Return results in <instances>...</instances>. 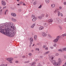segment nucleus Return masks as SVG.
Segmentation results:
<instances>
[{"label": "nucleus", "instance_id": "nucleus-1", "mask_svg": "<svg viewBox=\"0 0 66 66\" xmlns=\"http://www.w3.org/2000/svg\"><path fill=\"white\" fill-rule=\"evenodd\" d=\"M12 25L10 23H6L5 24L0 25V32L1 33H4L5 35H7L9 37H14L15 35L14 32H10L11 28L9 29L10 27Z\"/></svg>", "mask_w": 66, "mask_h": 66}, {"label": "nucleus", "instance_id": "nucleus-2", "mask_svg": "<svg viewBox=\"0 0 66 66\" xmlns=\"http://www.w3.org/2000/svg\"><path fill=\"white\" fill-rule=\"evenodd\" d=\"M54 57L52 56H51L50 57V59L52 63L53 64L56 62V61L55 60H53Z\"/></svg>", "mask_w": 66, "mask_h": 66}, {"label": "nucleus", "instance_id": "nucleus-3", "mask_svg": "<svg viewBox=\"0 0 66 66\" xmlns=\"http://www.w3.org/2000/svg\"><path fill=\"white\" fill-rule=\"evenodd\" d=\"M13 60V58H9L6 59L7 61H9L10 63L11 64L13 63V62H12Z\"/></svg>", "mask_w": 66, "mask_h": 66}, {"label": "nucleus", "instance_id": "nucleus-4", "mask_svg": "<svg viewBox=\"0 0 66 66\" xmlns=\"http://www.w3.org/2000/svg\"><path fill=\"white\" fill-rule=\"evenodd\" d=\"M60 38V36H57L56 37V38L53 40V42H57L59 40V39Z\"/></svg>", "mask_w": 66, "mask_h": 66}, {"label": "nucleus", "instance_id": "nucleus-5", "mask_svg": "<svg viewBox=\"0 0 66 66\" xmlns=\"http://www.w3.org/2000/svg\"><path fill=\"white\" fill-rule=\"evenodd\" d=\"M53 65H54V66H58V65H60V64L59 62L57 63L55 62L53 64Z\"/></svg>", "mask_w": 66, "mask_h": 66}, {"label": "nucleus", "instance_id": "nucleus-6", "mask_svg": "<svg viewBox=\"0 0 66 66\" xmlns=\"http://www.w3.org/2000/svg\"><path fill=\"white\" fill-rule=\"evenodd\" d=\"M42 35L44 37H46L47 36V34L45 32H43L42 33Z\"/></svg>", "mask_w": 66, "mask_h": 66}, {"label": "nucleus", "instance_id": "nucleus-7", "mask_svg": "<svg viewBox=\"0 0 66 66\" xmlns=\"http://www.w3.org/2000/svg\"><path fill=\"white\" fill-rule=\"evenodd\" d=\"M57 21L59 23H61L62 22V21L59 18H57Z\"/></svg>", "mask_w": 66, "mask_h": 66}, {"label": "nucleus", "instance_id": "nucleus-8", "mask_svg": "<svg viewBox=\"0 0 66 66\" xmlns=\"http://www.w3.org/2000/svg\"><path fill=\"white\" fill-rule=\"evenodd\" d=\"M2 3L3 5H6L5 2L3 1H2Z\"/></svg>", "mask_w": 66, "mask_h": 66}, {"label": "nucleus", "instance_id": "nucleus-9", "mask_svg": "<svg viewBox=\"0 0 66 66\" xmlns=\"http://www.w3.org/2000/svg\"><path fill=\"white\" fill-rule=\"evenodd\" d=\"M58 61L59 63H61L62 62V59L60 58H58Z\"/></svg>", "mask_w": 66, "mask_h": 66}, {"label": "nucleus", "instance_id": "nucleus-10", "mask_svg": "<svg viewBox=\"0 0 66 66\" xmlns=\"http://www.w3.org/2000/svg\"><path fill=\"white\" fill-rule=\"evenodd\" d=\"M44 28L43 26H41L39 28V30H42L44 29Z\"/></svg>", "mask_w": 66, "mask_h": 66}, {"label": "nucleus", "instance_id": "nucleus-11", "mask_svg": "<svg viewBox=\"0 0 66 66\" xmlns=\"http://www.w3.org/2000/svg\"><path fill=\"white\" fill-rule=\"evenodd\" d=\"M11 15H12V16H14V17H15V16H16V14L15 13H11Z\"/></svg>", "mask_w": 66, "mask_h": 66}, {"label": "nucleus", "instance_id": "nucleus-12", "mask_svg": "<svg viewBox=\"0 0 66 66\" xmlns=\"http://www.w3.org/2000/svg\"><path fill=\"white\" fill-rule=\"evenodd\" d=\"M37 19V18H33L32 20V21H35Z\"/></svg>", "mask_w": 66, "mask_h": 66}, {"label": "nucleus", "instance_id": "nucleus-13", "mask_svg": "<svg viewBox=\"0 0 66 66\" xmlns=\"http://www.w3.org/2000/svg\"><path fill=\"white\" fill-rule=\"evenodd\" d=\"M53 20H52V19H51V20H48V22H52Z\"/></svg>", "mask_w": 66, "mask_h": 66}, {"label": "nucleus", "instance_id": "nucleus-14", "mask_svg": "<svg viewBox=\"0 0 66 66\" xmlns=\"http://www.w3.org/2000/svg\"><path fill=\"white\" fill-rule=\"evenodd\" d=\"M35 64V62H34L32 63V64H31V66H33Z\"/></svg>", "mask_w": 66, "mask_h": 66}, {"label": "nucleus", "instance_id": "nucleus-15", "mask_svg": "<svg viewBox=\"0 0 66 66\" xmlns=\"http://www.w3.org/2000/svg\"><path fill=\"white\" fill-rule=\"evenodd\" d=\"M37 35H35L34 36V38L35 40H36V39H37Z\"/></svg>", "mask_w": 66, "mask_h": 66}, {"label": "nucleus", "instance_id": "nucleus-16", "mask_svg": "<svg viewBox=\"0 0 66 66\" xmlns=\"http://www.w3.org/2000/svg\"><path fill=\"white\" fill-rule=\"evenodd\" d=\"M43 25H44V27H47L48 26V24L47 23H45L43 24Z\"/></svg>", "mask_w": 66, "mask_h": 66}, {"label": "nucleus", "instance_id": "nucleus-17", "mask_svg": "<svg viewBox=\"0 0 66 66\" xmlns=\"http://www.w3.org/2000/svg\"><path fill=\"white\" fill-rule=\"evenodd\" d=\"M30 42H33V38L32 37H31L30 39Z\"/></svg>", "mask_w": 66, "mask_h": 66}, {"label": "nucleus", "instance_id": "nucleus-18", "mask_svg": "<svg viewBox=\"0 0 66 66\" xmlns=\"http://www.w3.org/2000/svg\"><path fill=\"white\" fill-rule=\"evenodd\" d=\"M7 66V64H6V65L5 64H2L1 65H0V66Z\"/></svg>", "mask_w": 66, "mask_h": 66}, {"label": "nucleus", "instance_id": "nucleus-19", "mask_svg": "<svg viewBox=\"0 0 66 66\" xmlns=\"http://www.w3.org/2000/svg\"><path fill=\"white\" fill-rule=\"evenodd\" d=\"M11 20L13 21H16V20L15 19H14L13 18H12V19Z\"/></svg>", "mask_w": 66, "mask_h": 66}, {"label": "nucleus", "instance_id": "nucleus-20", "mask_svg": "<svg viewBox=\"0 0 66 66\" xmlns=\"http://www.w3.org/2000/svg\"><path fill=\"white\" fill-rule=\"evenodd\" d=\"M51 6L52 7H55V5L54 4H53L51 5Z\"/></svg>", "mask_w": 66, "mask_h": 66}, {"label": "nucleus", "instance_id": "nucleus-21", "mask_svg": "<svg viewBox=\"0 0 66 66\" xmlns=\"http://www.w3.org/2000/svg\"><path fill=\"white\" fill-rule=\"evenodd\" d=\"M46 2L47 3H49V0H45Z\"/></svg>", "mask_w": 66, "mask_h": 66}, {"label": "nucleus", "instance_id": "nucleus-22", "mask_svg": "<svg viewBox=\"0 0 66 66\" xmlns=\"http://www.w3.org/2000/svg\"><path fill=\"white\" fill-rule=\"evenodd\" d=\"M58 51H60V52H63V50L62 49H60L58 50Z\"/></svg>", "mask_w": 66, "mask_h": 66}, {"label": "nucleus", "instance_id": "nucleus-23", "mask_svg": "<svg viewBox=\"0 0 66 66\" xmlns=\"http://www.w3.org/2000/svg\"><path fill=\"white\" fill-rule=\"evenodd\" d=\"M58 11V9H56L54 11V13H56V12H57Z\"/></svg>", "mask_w": 66, "mask_h": 66}, {"label": "nucleus", "instance_id": "nucleus-24", "mask_svg": "<svg viewBox=\"0 0 66 66\" xmlns=\"http://www.w3.org/2000/svg\"><path fill=\"white\" fill-rule=\"evenodd\" d=\"M49 52H49V51L46 52H45L44 53V54H48L49 53Z\"/></svg>", "mask_w": 66, "mask_h": 66}, {"label": "nucleus", "instance_id": "nucleus-25", "mask_svg": "<svg viewBox=\"0 0 66 66\" xmlns=\"http://www.w3.org/2000/svg\"><path fill=\"white\" fill-rule=\"evenodd\" d=\"M31 17L32 18H35V15H31Z\"/></svg>", "mask_w": 66, "mask_h": 66}, {"label": "nucleus", "instance_id": "nucleus-26", "mask_svg": "<svg viewBox=\"0 0 66 66\" xmlns=\"http://www.w3.org/2000/svg\"><path fill=\"white\" fill-rule=\"evenodd\" d=\"M58 16H59L60 15V12L58 11Z\"/></svg>", "mask_w": 66, "mask_h": 66}, {"label": "nucleus", "instance_id": "nucleus-27", "mask_svg": "<svg viewBox=\"0 0 66 66\" xmlns=\"http://www.w3.org/2000/svg\"><path fill=\"white\" fill-rule=\"evenodd\" d=\"M59 27L60 29V30H62V27L61 26H59Z\"/></svg>", "mask_w": 66, "mask_h": 66}, {"label": "nucleus", "instance_id": "nucleus-28", "mask_svg": "<svg viewBox=\"0 0 66 66\" xmlns=\"http://www.w3.org/2000/svg\"><path fill=\"white\" fill-rule=\"evenodd\" d=\"M63 51H66V48H63Z\"/></svg>", "mask_w": 66, "mask_h": 66}, {"label": "nucleus", "instance_id": "nucleus-29", "mask_svg": "<svg viewBox=\"0 0 66 66\" xmlns=\"http://www.w3.org/2000/svg\"><path fill=\"white\" fill-rule=\"evenodd\" d=\"M42 5H41L38 7V8L39 9H41V8H42Z\"/></svg>", "mask_w": 66, "mask_h": 66}, {"label": "nucleus", "instance_id": "nucleus-30", "mask_svg": "<svg viewBox=\"0 0 66 66\" xmlns=\"http://www.w3.org/2000/svg\"><path fill=\"white\" fill-rule=\"evenodd\" d=\"M48 37H50V38H52V36L50 35H48Z\"/></svg>", "mask_w": 66, "mask_h": 66}, {"label": "nucleus", "instance_id": "nucleus-31", "mask_svg": "<svg viewBox=\"0 0 66 66\" xmlns=\"http://www.w3.org/2000/svg\"><path fill=\"white\" fill-rule=\"evenodd\" d=\"M42 16H39L38 17V18H39V19H42Z\"/></svg>", "mask_w": 66, "mask_h": 66}, {"label": "nucleus", "instance_id": "nucleus-32", "mask_svg": "<svg viewBox=\"0 0 66 66\" xmlns=\"http://www.w3.org/2000/svg\"><path fill=\"white\" fill-rule=\"evenodd\" d=\"M18 11L19 12H20L21 11V9H19L18 10Z\"/></svg>", "mask_w": 66, "mask_h": 66}, {"label": "nucleus", "instance_id": "nucleus-33", "mask_svg": "<svg viewBox=\"0 0 66 66\" xmlns=\"http://www.w3.org/2000/svg\"><path fill=\"white\" fill-rule=\"evenodd\" d=\"M36 4V2H34L33 3V4L34 5H35Z\"/></svg>", "mask_w": 66, "mask_h": 66}, {"label": "nucleus", "instance_id": "nucleus-34", "mask_svg": "<svg viewBox=\"0 0 66 66\" xmlns=\"http://www.w3.org/2000/svg\"><path fill=\"white\" fill-rule=\"evenodd\" d=\"M63 36H66V34H64L63 35Z\"/></svg>", "mask_w": 66, "mask_h": 66}, {"label": "nucleus", "instance_id": "nucleus-35", "mask_svg": "<svg viewBox=\"0 0 66 66\" xmlns=\"http://www.w3.org/2000/svg\"><path fill=\"white\" fill-rule=\"evenodd\" d=\"M59 55V54L58 53H56L55 54V56H58Z\"/></svg>", "mask_w": 66, "mask_h": 66}, {"label": "nucleus", "instance_id": "nucleus-36", "mask_svg": "<svg viewBox=\"0 0 66 66\" xmlns=\"http://www.w3.org/2000/svg\"><path fill=\"white\" fill-rule=\"evenodd\" d=\"M28 54H29V56H31V55H32V53H29Z\"/></svg>", "mask_w": 66, "mask_h": 66}, {"label": "nucleus", "instance_id": "nucleus-37", "mask_svg": "<svg viewBox=\"0 0 66 66\" xmlns=\"http://www.w3.org/2000/svg\"><path fill=\"white\" fill-rule=\"evenodd\" d=\"M44 16H45V15H44V14H42L41 15V16L42 17H44Z\"/></svg>", "mask_w": 66, "mask_h": 66}, {"label": "nucleus", "instance_id": "nucleus-38", "mask_svg": "<svg viewBox=\"0 0 66 66\" xmlns=\"http://www.w3.org/2000/svg\"><path fill=\"white\" fill-rule=\"evenodd\" d=\"M36 50H37V51H39V48H36Z\"/></svg>", "mask_w": 66, "mask_h": 66}, {"label": "nucleus", "instance_id": "nucleus-39", "mask_svg": "<svg viewBox=\"0 0 66 66\" xmlns=\"http://www.w3.org/2000/svg\"><path fill=\"white\" fill-rule=\"evenodd\" d=\"M54 47H56V44H55L53 45Z\"/></svg>", "mask_w": 66, "mask_h": 66}, {"label": "nucleus", "instance_id": "nucleus-40", "mask_svg": "<svg viewBox=\"0 0 66 66\" xmlns=\"http://www.w3.org/2000/svg\"><path fill=\"white\" fill-rule=\"evenodd\" d=\"M63 4H64V5H66V2H64L63 3Z\"/></svg>", "mask_w": 66, "mask_h": 66}, {"label": "nucleus", "instance_id": "nucleus-41", "mask_svg": "<svg viewBox=\"0 0 66 66\" xmlns=\"http://www.w3.org/2000/svg\"><path fill=\"white\" fill-rule=\"evenodd\" d=\"M48 16L49 15H48L46 14V15L45 17H48Z\"/></svg>", "mask_w": 66, "mask_h": 66}, {"label": "nucleus", "instance_id": "nucleus-42", "mask_svg": "<svg viewBox=\"0 0 66 66\" xmlns=\"http://www.w3.org/2000/svg\"><path fill=\"white\" fill-rule=\"evenodd\" d=\"M31 28H34V26L33 25L31 26Z\"/></svg>", "mask_w": 66, "mask_h": 66}, {"label": "nucleus", "instance_id": "nucleus-43", "mask_svg": "<svg viewBox=\"0 0 66 66\" xmlns=\"http://www.w3.org/2000/svg\"><path fill=\"white\" fill-rule=\"evenodd\" d=\"M22 3H23V2H21L20 3V5H21V4H22Z\"/></svg>", "mask_w": 66, "mask_h": 66}, {"label": "nucleus", "instance_id": "nucleus-44", "mask_svg": "<svg viewBox=\"0 0 66 66\" xmlns=\"http://www.w3.org/2000/svg\"><path fill=\"white\" fill-rule=\"evenodd\" d=\"M45 47H46V45H44L43 47V48H45Z\"/></svg>", "mask_w": 66, "mask_h": 66}, {"label": "nucleus", "instance_id": "nucleus-45", "mask_svg": "<svg viewBox=\"0 0 66 66\" xmlns=\"http://www.w3.org/2000/svg\"><path fill=\"white\" fill-rule=\"evenodd\" d=\"M48 47H47L45 48V50H48Z\"/></svg>", "mask_w": 66, "mask_h": 66}, {"label": "nucleus", "instance_id": "nucleus-46", "mask_svg": "<svg viewBox=\"0 0 66 66\" xmlns=\"http://www.w3.org/2000/svg\"><path fill=\"white\" fill-rule=\"evenodd\" d=\"M32 26H34V27L35 26V24L34 23L33 24H32Z\"/></svg>", "mask_w": 66, "mask_h": 66}, {"label": "nucleus", "instance_id": "nucleus-47", "mask_svg": "<svg viewBox=\"0 0 66 66\" xmlns=\"http://www.w3.org/2000/svg\"><path fill=\"white\" fill-rule=\"evenodd\" d=\"M59 9L60 10H61V9H62V7H61V6L59 7Z\"/></svg>", "mask_w": 66, "mask_h": 66}, {"label": "nucleus", "instance_id": "nucleus-48", "mask_svg": "<svg viewBox=\"0 0 66 66\" xmlns=\"http://www.w3.org/2000/svg\"><path fill=\"white\" fill-rule=\"evenodd\" d=\"M14 26H13V27H12V29H13L14 30Z\"/></svg>", "mask_w": 66, "mask_h": 66}, {"label": "nucleus", "instance_id": "nucleus-49", "mask_svg": "<svg viewBox=\"0 0 66 66\" xmlns=\"http://www.w3.org/2000/svg\"><path fill=\"white\" fill-rule=\"evenodd\" d=\"M60 16H63V14H62V13H61L60 14Z\"/></svg>", "mask_w": 66, "mask_h": 66}, {"label": "nucleus", "instance_id": "nucleus-50", "mask_svg": "<svg viewBox=\"0 0 66 66\" xmlns=\"http://www.w3.org/2000/svg\"><path fill=\"white\" fill-rule=\"evenodd\" d=\"M40 63H39V66H42V65H40Z\"/></svg>", "mask_w": 66, "mask_h": 66}, {"label": "nucleus", "instance_id": "nucleus-51", "mask_svg": "<svg viewBox=\"0 0 66 66\" xmlns=\"http://www.w3.org/2000/svg\"><path fill=\"white\" fill-rule=\"evenodd\" d=\"M50 48H51V49H53V47H51Z\"/></svg>", "mask_w": 66, "mask_h": 66}, {"label": "nucleus", "instance_id": "nucleus-52", "mask_svg": "<svg viewBox=\"0 0 66 66\" xmlns=\"http://www.w3.org/2000/svg\"><path fill=\"white\" fill-rule=\"evenodd\" d=\"M15 62L16 63H18V61H16Z\"/></svg>", "mask_w": 66, "mask_h": 66}, {"label": "nucleus", "instance_id": "nucleus-53", "mask_svg": "<svg viewBox=\"0 0 66 66\" xmlns=\"http://www.w3.org/2000/svg\"><path fill=\"white\" fill-rule=\"evenodd\" d=\"M23 5H26V4H24V3L23 4Z\"/></svg>", "mask_w": 66, "mask_h": 66}, {"label": "nucleus", "instance_id": "nucleus-54", "mask_svg": "<svg viewBox=\"0 0 66 66\" xmlns=\"http://www.w3.org/2000/svg\"><path fill=\"white\" fill-rule=\"evenodd\" d=\"M32 42H30V45H31V44H32Z\"/></svg>", "mask_w": 66, "mask_h": 66}, {"label": "nucleus", "instance_id": "nucleus-55", "mask_svg": "<svg viewBox=\"0 0 66 66\" xmlns=\"http://www.w3.org/2000/svg\"><path fill=\"white\" fill-rule=\"evenodd\" d=\"M6 6H5V7H3V8L4 9V8H6Z\"/></svg>", "mask_w": 66, "mask_h": 66}, {"label": "nucleus", "instance_id": "nucleus-56", "mask_svg": "<svg viewBox=\"0 0 66 66\" xmlns=\"http://www.w3.org/2000/svg\"><path fill=\"white\" fill-rule=\"evenodd\" d=\"M64 58H65V59H66V56H64Z\"/></svg>", "mask_w": 66, "mask_h": 66}, {"label": "nucleus", "instance_id": "nucleus-57", "mask_svg": "<svg viewBox=\"0 0 66 66\" xmlns=\"http://www.w3.org/2000/svg\"><path fill=\"white\" fill-rule=\"evenodd\" d=\"M25 56H23V58H24V57H25Z\"/></svg>", "mask_w": 66, "mask_h": 66}, {"label": "nucleus", "instance_id": "nucleus-58", "mask_svg": "<svg viewBox=\"0 0 66 66\" xmlns=\"http://www.w3.org/2000/svg\"><path fill=\"white\" fill-rule=\"evenodd\" d=\"M17 5H20V4H18Z\"/></svg>", "mask_w": 66, "mask_h": 66}, {"label": "nucleus", "instance_id": "nucleus-59", "mask_svg": "<svg viewBox=\"0 0 66 66\" xmlns=\"http://www.w3.org/2000/svg\"><path fill=\"white\" fill-rule=\"evenodd\" d=\"M62 66H66V65H62Z\"/></svg>", "mask_w": 66, "mask_h": 66}, {"label": "nucleus", "instance_id": "nucleus-60", "mask_svg": "<svg viewBox=\"0 0 66 66\" xmlns=\"http://www.w3.org/2000/svg\"><path fill=\"white\" fill-rule=\"evenodd\" d=\"M0 11H1V12H2V10L1 9V10H0Z\"/></svg>", "mask_w": 66, "mask_h": 66}, {"label": "nucleus", "instance_id": "nucleus-61", "mask_svg": "<svg viewBox=\"0 0 66 66\" xmlns=\"http://www.w3.org/2000/svg\"><path fill=\"white\" fill-rule=\"evenodd\" d=\"M31 51L32 52H33L34 51H33V50H32Z\"/></svg>", "mask_w": 66, "mask_h": 66}, {"label": "nucleus", "instance_id": "nucleus-62", "mask_svg": "<svg viewBox=\"0 0 66 66\" xmlns=\"http://www.w3.org/2000/svg\"><path fill=\"white\" fill-rule=\"evenodd\" d=\"M12 27H13V26H11V28H12Z\"/></svg>", "mask_w": 66, "mask_h": 66}, {"label": "nucleus", "instance_id": "nucleus-63", "mask_svg": "<svg viewBox=\"0 0 66 66\" xmlns=\"http://www.w3.org/2000/svg\"><path fill=\"white\" fill-rule=\"evenodd\" d=\"M34 46V44H33L32 45V46Z\"/></svg>", "mask_w": 66, "mask_h": 66}, {"label": "nucleus", "instance_id": "nucleus-64", "mask_svg": "<svg viewBox=\"0 0 66 66\" xmlns=\"http://www.w3.org/2000/svg\"><path fill=\"white\" fill-rule=\"evenodd\" d=\"M66 20V18L64 19V20Z\"/></svg>", "mask_w": 66, "mask_h": 66}]
</instances>
